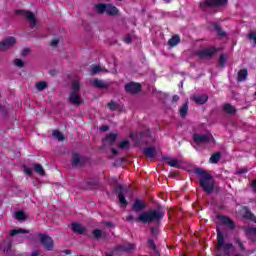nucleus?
<instances>
[{
    "label": "nucleus",
    "instance_id": "1",
    "mask_svg": "<svg viewBox=\"0 0 256 256\" xmlns=\"http://www.w3.org/2000/svg\"><path fill=\"white\" fill-rule=\"evenodd\" d=\"M195 173L200 177V186L202 187L203 191L208 194L213 193V189H215V181L213 180V176L201 168H196Z\"/></svg>",
    "mask_w": 256,
    "mask_h": 256
},
{
    "label": "nucleus",
    "instance_id": "2",
    "mask_svg": "<svg viewBox=\"0 0 256 256\" xmlns=\"http://www.w3.org/2000/svg\"><path fill=\"white\" fill-rule=\"evenodd\" d=\"M163 211L160 209L157 210H150L143 212L139 215L138 219H136V222L139 223H157V221H161L164 217Z\"/></svg>",
    "mask_w": 256,
    "mask_h": 256
},
{
    "label": "nucleus",
    "instance_id": "3",
    "mask_svg": "<svg viewBox=\"0 0 256 256\" xmlns=\"http://www.w3.org/2000/svg\"><path fill=\"white\" fill-rule=\"evenodd\" d=\"M81 90V85L79 84V80H74L72 83V91L70 92L68 99L72 105L75 107H79L83 103V99H81V95H79V91Z\"/></svg>",
    "mask_w": 256,
    "mask_h": 256
},
{
    "label": "nucleus",
    "instance_id": "4",
    "mask_svg": "<svg viewBox=\"0 0 256 256\" xmlns=\"http://www.w3.org/2000/svg\"><path fill=\"white\" fill-rule=\"evenodd\" d=\"M193 141L200 147H205V145H209V143H215V139L211 134H194Z\"/></svg>",
    "mask_w": 256,
    "mask_h": 256
},
{
    "label": "nucleus",
    "instance_id": "5",
    "mask_svg": "<svg viewBox=\"0 0 256 256\" xmlns=\"http://www.w3.org/2000/svg\"><path fill=\"white\" fill-rule=\"evenodd\" d=\"M217 238L219 251H224L225 255H229V251L233 250V244H225V238L223 237V233L221 230H219V228H217Z\"/></svg>",
    "mask_w": 256,
    "mask_h": 256
},
{
    "label": "nucleus",
    "instance_id": "6",
    "mask_svg": "<svg viewBox=\"0 0 256 256\" xmlns=\"http://www.w3.org/2000/svg\"><path fill=\"white\" fill-rule=\"evenodd\" d=\"M97 13H107V15L115 16L119 13V9L111 4H97L95 7Z\"/></svg>",
    "mask_w": 256,
    "mask_h": 256
},
{
    "label": "nucleus",
    "instance_id": "7",
    "mask_svg": "<svg viewBox=\"0 0 256 256\" xmlns=\"http://www.w3.org/2000/svg\"><path fill=\"white\" fill-rule=\"evenodd\" d=\"M229 0H201L200 7L207 9V7H225Z\"/></svg>",
    "mask_w": 256,
    "mask_h": 256
},
{
    "label": "nucleus",
    "instance_id": "8",
    "mask_svg": "<svg viewBox=\"0 0 256 256\" xmlns=\"http://www.w3.org/2000/svg\"><path fill=\"white\" fill-rule=\"evenodd\" d=\"M215 53H217V49L215 47H209L198 51L197 55L200 59H209V57H213Z\"/></svg>",
    "mask_w": 256,
    "mask_h": 256
},
{
    "label": "nucleus",
    "instance_id": "9",
    "mask_svg": "<svg viewBox=\"0 0 256 256\" xmlns=\"http://www.w3.org/2000/svg\"><path fill=\"white\" fill-rule=\"evenodd\" d=\"M40 243H42L47 251H51L53 249V238L47 234H40Z\"/></svg>",
    "mask_w": 256,
    "mask_h": 256
},
{
    "label": "nucleus",
    "instance_id": "10",
    "mask_svg": "<svg viewBox=\"0 0 256 256\" xmlns=\"http://www.w3.org/2000/svg\"><path fill=\"white\" fill-rule=\"evenodd\" d=\"M15 43H17L15 37H8L4 39L0 42V51H7V49H11Z\"/></svg>",
    "mask_w": 256,
    "mask_h": 256
},
{
    "label": "nucleus",
    "instance_id": "11",
    "mask_svg": "<svg viewBox=\"0 0 256 256\" xmlns=\"http://www.w3.org/2000/svg\"><path fill=\"white\" fill-rule=\"evenodd\" d=\"M125 91L127 93H131L132 95H135V93H139L141 91V84L130 82L125 85Z\"/></svg>",
    "mask_w": 256,
    "mask_h": 256
},
{
    "label": "nucleus",
    "instance_id": "12",
    "mask_svg": "<svg viewBox=\"0 0 256 256\" xmlns=\"http://www.w3.org/2000/svg\"><path fill=\"white\" fill-rule=\"evenodd\" d=\"M217 219L220 225H225L229 229H235V223H233V220L221 215H219Z\"/></svg>",
    "mask_w": 256,
    "mask_h": 256
},
{
    "label": "nucleus",
    "instance_id": "13",
    "mask_svg": "<svg viewBox=\"0 0 256 256\" xmlns=\"http://www.w3.org/2000/svg\"><path fill=\"white\" fill-rule=\"evenodd\" d=\"M119 137L118 134L115 133H111L108 134L104 139H103V145L104 147H110L111 145H113V143H115V141H117V138Z\"/></svg>",
    "mask_w": 256,
    "mask_h": 256
},
{
    "label": "nucleus",
    "instance_id": "14",
    "mask_svg": "<svg viewBox=\"0 0 256 256\" xmlns=\"http://www.w3.org/2000/svg\"><path fill=\"white\" fill-rule=\"evenodd\" d=\"M191 100L198 105H205V102L209 101V96H207V94L194 95L191 97Z\"/></svg>",
    "mask_w": 256,
    "mask_h": 256
},
{
    "label": "nucleus",
    "instance_id": "15",
    "mask_svg": "<svg viewBox=\"0 0 256 256\" xmlns=\"http://www.w3.org/2000/svg\"><path fill=\"white\" fill-rule=\"evenodd\" d=\"M71 229H72L73 233H77L78 235H83L85 233V231H87V228H85V226H83L77 222L72 223Z\"/></svg>",
    "mask_w": 256,
    "mask_h": 256
},
{
    "label": "nucleus",
    "instance_id": "16",
    "mask_svg": "<svg viewBox=\"0 0 256 256\" xmlns=\"http://www.w3.org/2000/svg\"><path fill=\"white\" fill-rule=\"evenodd\" d=\"M85 163V158L80 157L79 154L74 153L72 156V167H81Z\"/></svg>",
    "mask_w": 256,
    "mask_h": 256
},
{
    "label": "nucleus",
    "instance_id": "17",
    "mask_svg": "<svg viewBox=\"0 0 256 256\" xmlns=\"http://www.w3.org/2000/svg\"><path fill=\"white\" fill-rule=\"evenodd\" d=\"M127 188H123L120 186V191L118 193L119 203H121L122 207H127V199L125 193H127Z\"/></svg>",
    "mask_w": 256,
    "mask_h": 256
},
{
    "label": "nucleus",
    "instance_id": "18",
    "mask_svg": "<svg viewBox=\"0 0 256 256\" xmlns=\"http://www.w3.org/2000/svg\"><path fill=\"white\" fill-rule=\"evenodd\" d=\"M147 207V204L143 200H136L132 205V211L139 213V211H143Z\"/></svg>",
    "mask_w": 256,
    "mask_h": 256
},
{
    "label": "nucleus",
    "instance_id": "19",
    "mask_svg": "<svg viewBox=\"0 0 256 256\" xmlns=\"http://www.w3.org/2000/svg\"><path fill=\"white\" fill-rule=\"evenodd\" d=\"M91 84L93 87H96L98 89H107L109 87V84L103 80H99L97 78L91 80Z\"/></svg>",
    "mask_w": 256,
    "mask_h": 256
},
{
    "label": "nucleus",
    "instance_id": "20",
    "mask_svg": "<svg viewBox=\"0 0 256 256\" xmlns=\"http://www.w3.org/2000/svg\"><path fill=\"white\" fill-rule=\"evenodd\" d=\"M22 14L25 15L26 19H28L30 26L35 27L37 25V20L35 19V14L29 12V11H22Z\"/></svg>",
    "mask_w": 256,
    "mask_h": 256
},
{
    "label": "nucleus",
    "instance_id": "21",
    "mask_svg": "<svg viewBox=\"0 0 256 256\" xmlns=\"http://www.w3.org/2000/svg\"><path fill=\"white\" fill-rule=\"evenodd\" d=\"M245 233L251 241H256V228L255 227H246Z\"/></svg>",
    "mask_w": 256,
    "mask_h": 256
},
{
    "label": "nucleus",
    "instance_id": "22",
    "mask_svg": "<svg viewBox=\"0 0 256 256\" xmlns=\"http://www.w3.org/2000/svg\"><path fill=\"white\" fill-rule=\"evenodd\" d=\"M166 161L170 167H176L177 169L181 167V161L177 158H166Z\"/></svg>",
    "mask_w": 256,
    "mask_h": 256
},
{
    "label": "nucleus",
    "instance_id": "23",
    "mask_svg": "<svg viewBox=\"0 0 256 256\" xmlns=\"http://www.w3.org/2000/svg\"><path fill=\"white\" fill-rule=\"evenodd\" d=\"M144 155L148 157L149 159L155 158V155H157V151L153 147H147L144 149Z\"/></svg>",
    "mask_w": 256,
    "mask_h": 256
},
{
    "label": "nucleus",
    "instance_id": "24",
    "mask_svg": "<svg viewBox=\"0 0 256 256\" xmlns=\"http://www.w3.org/2000/svg\"><path fill=\"white\" fill-rule=\"evenodd\" d=\"M180 42H181V38H179V35H174V36L168 41V45H170V47H175V46L179 45Z\"/></svg>",
    "mask_w": 256,
    "mask_h": 256
},
{
    "label": "nucleus",
    "instance_id": "25",
    "mask_svg": "<svg viewBox=\"0 0 256 256\" xmlns=\"http://www.w3.org/2000/svg\"><path fill=\"white\" fill-rule=\"evenodd\" d=\"M120 249L126 253H131V251H135V244H124L120 247Z\"/></svg>",
    "mask_w": 256,
    "mask_h": 256
},
{
    "label": "nucleus",
    "instance_id": "26",
    "mask_svg": "<svg viewBox=\"0 0 256 256\" xmlns=\"http://www.w3.org/2000/svg\"><path fill=\"white\" fill-rule=\"evenodd\" d=\"M247 75H249V73L246 69L239 70L237 80L240 82L245 81V79H247Z\"/></svg>",
    "mask_w": 256,
    "mask_h": 256
},
{
    "label": "nucleus",
    "instance_id": "27",
    "mask_svg": "<svg viewBox=\"0 0 256 256\" xmlns=\"http://www.w3.org/2000/svg\"><path fill=\"white\" fill-rule=\"evenodd\" d=\"M223 109L226 113H229L230 115L235 114L237 111V109H235L234 106L231 104H225Z\"/></svg>",
    "mask_w": 256,
    "mask_h": 256
},
{
    "label": "nucleus",
    "instance_id": "28",
    "mask_svg": "<svg viewBox=\"0 0 256 256\" xmlns=\"http://www.w3.org/2000/svg\"><path fill=\"white\" fill-rule=\"evenodd\" d=\"M23 233H29V230L18 228V229H13L10 231L11 237H15V235H21Z\"/></svg>",
    "mask_w": 256,
    "mask_h": 256
},
{
    "label": "nucleus",
    "instance_id": "29",
    "mask_svg": "<svg viewBox=\"0 0 256 256\" xmlns=\"http://www.w3.org/2000/svg\"><path fill=\"white\" fill-rule=\"evenodd\" d=\"M189 111V103H184L183 106L180 108L179 113L180 117H185Z\"/></svg>",
    "mask_w": 256,
    "mask_h": 256
},
{
    "label": "nucleus",
    "instance_id": "30",
    "mask_svg": "<svg viewBox=\"0 0 256 256\" xmlns=\"http://www.w3.org/2000/svg\"><path fill=\"white\" fill-rule=\"evenodd\" d=\"M92 235L95 239H103V237H105V232H103V230L95 229L92 232Z\"/></svg>",
    "mask_w": 256,
    "mask_h": 256
},
{
    "label": "nucleus",
    "instance_id": "31",
    "mask_svg": "<svg viewBox=\"0 0 256 256\" xmlns=\"http://www.w3.org/2000/svg\"><path fill=\"white\" fill-rule=\"evenodd\" d=\"M103 71V68L99 65H93L90 70V75H97V73H101Z\"/></svg>",
    "mask_w": 256,
    "mask_h": 256
},
{
    "label": "nucleus",
    "instance_id": "32",
    "mask_svg": "<svg viewBox=\"0 0 256 256\" xmlns=\"http://www.w3.org/2000/svg\"><path fill=\"white\" fill-rule=\"evenodd\" d=\"M34 171L38 173V175H45V170L41 164H34Z\"/></svg>",
    "mask_w": 256,
    "mask_h": 256
},
{
    "label": "nucleus",
    "instance_id": "33",
    "mask_svg": "<svg viewBox=\"0 0 256 256\" xmlns=\"http://www.w3.org/2000/svg\"><path fill=\"white\" fill-rule=\"evenodd\" d=\"M53 137L57 139L58 141H64L65 137L63 136V133H61L59 130H54L52 132Z\"/></svg>",
    "mask_w": 256,
    "mask_h": 256
},
{
    "label": "nucleus",
    "instance_id": "34",
    "mask_svg": "<svg viewBox=\"0 0 256 256\" xmlns=\"http://www.w3.org/2000/svg\"><path fill=\"white\" fill-rule=\"evenodd\" d=\"M47 82L45 81H41L36 83V89L37 91H45V89H47Z\"/></svg>",
    "mask_w": 256,
    "mask_h": 256
},
{
    "label": "nucleus",
    "instance_id": "35",
    "mask_svg": "<svg viewBox=\"0 0 256 256\" xmlns=\"http://www.w3.org/2000/svg\"><path fill=\"white\" fill-rule=\"evenodd\" d=\"M221 159V153L216 152L214 155H212L209 159L210 163H219V160Z\"/></svg>",
    "mask_w": 256,
    "mask_h": 256
},
{
    "label": "nucleus",
    "instance_id": "36",
    "mask_svg": "<svg viewBox=\"0 0 256 256\" xmlns=\"http://www.w3.org/2000/svg\"><path fill=\"white\" fill-rule=\"evenodd\" d=\"M213 29H215V31L218 33V35H220V37H225V32L221 29L219 24L214 23L213 24Z\"/></svg>",
    "mask_w": 256,
    "mask_h": 256
},
{
    "label": "nucleus",
    "instance_id": "37",
    "mask_svg": "<svg viewBox=\"0 0 256 256\" xmlns=\"http://www.w3.org/2000/svg\"><path fill=\"white\" fill-rule=\"evenodd\" d=\"M25 212L23 211H18L15 213V219H17V221H25Z\"/></svg>",
    "mask_w": 256,
    "mask_h": 256
},
{
    "label": "nucleus",
    "instance_id": "38",
    "mask_svg": "<svg viewBox=\"0 0 256 256\" xmlns=\"http://www.w3.org/2000/svg\"><path fill=\"white\" fill-rule=\"evenodd\" d=\"M227 63V56L226 55H221L219 59V65L220 67H225Z\"/></svg>",
    "mask_w": 256,
    "mask_h": 256
},
{
    "label": "nucleus",
    "instance_id": "39",
    "mask_svg": "<svg viewBox=\"0 0 256 256\" xmlns=\"http://www.w3.org/2000/svg\"><path fill=\"white\" fill-rule=\"evenodd\" d=\"M119 149H129V141H122L118 145Z\"/></svg>",
    "mask_w": 256,
    "mask_h": 256
},
{
    "label": "nucleus",
    "instance_id": "40",
    "mask_svg": "<svg viewBox=\"0 0 256 256\" xmlns=\"http://www.w3.org/2000/svg\"><path fill=\"white\" fill-rule=\"evenodd\" d=\"M14 65L16 66V67H23V65H24V63H23V60H21V59H15L14 60Z\"/></svg>",
    "mask_w": 256,
    "mask_h": 256
},
{
    "label": "nucleus",
    "instance_id": "41",
    "mask_svg": "<svg viewBox=\"0 0 256 256\" xmlns=\"http://www.w3.org/2000/svg\"><path fill=\"white\" fill-rule=\"evenodd\" d=\"M148 245H149L150 249H153V251H155L157 249V246L155 245V242L152 239L148 240Z\"/></svg>",
    "mask_w": 256,
    "mask_h": 256
},
{
    "label": "nucleus",
    "instance_id": "42",
    "mask_svg": "<svg viewBox=\"0 0 256 256\" xmlns=\"http://www.w3.org/2000/svg\"><path fill=\"white\" fill-rule=\"evenodd\" d=\"M247 37L250 41H254V43L256 44V33H250Z\"/></svg>",
    "mask_w": 256,
    "mask_h": 256
},
{
    "label": "nucleus",
    "instance_id": "43",
    "mask_svg": "<svg viewBox=\"0 0 256 256\" xmlns=\"http://www.w3.org/2000/svg\"><path fill=\"white\" fill-rule=\"evenodd\" d=\"M247 168H242L236 171V175H244V173H247Z\"/></svg>",
    "mask_w": 256,
    "mask_h": 256
},
{
    "label": "nucleus",
    "instance_id": "44",
    "mask_svg": "<svg viewBox=\"0 0 256 256\" xmlns=\"http://www.w3.org/2000/svg\"><path fill=\"white\" fill-rule=\"evenodd\" d=\"M24 173H26V175H32L33 174V170L29 167H24Z\"/></svg>",
    "mask_w": 256,
    "mask_h": 256
},
{
    "label": "nucleus",
    "instance_id": "45",
    "mask_svg": "<svg viewBox=\"0 0 256 256\" xmlns=\"http://www.w3.org/2000/svg\"><path fill=\"white\" fill-rule=\"evenodd\" d=\"M51 47H55L56 45H59V39H54L50 43Z\"/></svg>",
    "mask_w": 256,
    "mask_h": 256
},
{
    "label": "nucleus",
    "instance_id": "46",
    "mask_svg": "<svg viewBox=\"0 0 256 256\" xmlns=\"http://www.w3.org/2000/svg\"><path fill=\"white\" fill-rule=\"evenodd\" d=\"M108 107L113 111L115 107H117V104H115V102H110L108 103Z\"/></svg>",
    "mask_w": 256,
    "mask_h": 256
},
{
    "label": "nucleus",
    "instance_id": "47",
    "mask_svg": "<svg viewBox=\"0 0 256 256\" xmlns=\"http://www.w3.org/2000/svg\"><path fill=\"white\" fill-rule=\"evenodd\" d=\"M252 191H256V179L251 182Z\"/></svg>",
    "mask_w": 256,
    "mask_h": 256
},
{
    "label": "nucleus",
    "instance_id": "48",
    "mask_svg": "<svg viewBox=\"0 0 256 256\" xmlns=\"http://www.w3.org/2000/svg\"><path fill=\"white\" fill-rule=\"evenodd\" d=\"M124 43H131V35H127L124 39Z\"/></svg>",
    "mask_w": 256,
    "mask_h": 256
},
{
    "label": "nucleus",
    "instance_id": "49",
    "mask_svg": "<svg viewBox=\"0 0 256 256\" xmlns=\"http://www.w3.org/2000/svg\"><path fill=\"white\" fill-rule=\"evenodd\" d=\"M126 221H129V222L135 221V218L133 217V215H129V216H127V218H126Z\"/></svg>",
    "mask_w": 256,
    "mask_h": 256
},
{
    "label": "nucleus",
    "instance_id": "50",
    "mask_svg": "<svg viewBox=\"0 0 256 256\" xmlns=\"http://www.w3.org/2000/svg\"><path fill=\"white\" fill-rule=\"evenodd\" d=\"M177 101H179V96L174 95L173 98H172V102L177 103Z\"/></svg>",
    "mask_w": 256,
    "mask_h": 256
},
{
    "label": "nucleus",
    "instance_id": "51",
    "mask_svg": "<svg viewBox=\"0 0 256 256\" xmlns=\"http://www.w3.org/2000/svg\"><path fill=\"white\" fill-rule=\"evenodd\" d=\"M28 54H29V49H24V50L22 51L23 57L27 56Z\"/></svg>",
    "mask_w": 256,
    "mask_h": 256
},
{
    "label": "nucleus",
    "instance_id": "52",
    "mask_svg": "<svg viewBox=\"0 0 256 256\" xmlns=\"http://www.w3.org/2000/svg\"><path fill=\"white\" fill-rule=\"evenodd\" d=\"M100 131H109V126L100 127Z\"/></svg>",
    "mask_w": 256,
    "mask_h": 256
},
{
    "label": "nucleus",
    "instance_id": "53",
    "mask_svg": "<svg viewBox=\"0 0 256 256\" xmlns=\"http://www.w3.org/2000/svg\"><path fill=\"white\" fill-rule=\"evenodd\" d=\"M111 151L113 155H118L119 153L115 148H112Z\"/></svg>",
    "mask_w": 256,
    "mask_h": 256
},
{
    "label": "nucleus",
    "instance_id": "54",
    "mask_svg": "<svg viewBox=\"0 0 256 256\" xmlns=\"http://www.w3.org/2000/svg\"><path fill=\"white\" fill-rule=\"evenodd\" d=\"M238 245L242 251H245V246H243V243L239 242Z\"/></svg>",
    "mask_w": 256,
    "mask_h": 256
},
{
    "label": "nucleus",
    "instance_id": "55",
    "mask_svg": "<svg viewBox=\"0 0 256 256\" xmlns=\"http://www.w3.org/2000/svg\"><path fill=\"white\" fill-rule=\"evenodd\" d=\"M251 219H252V221H254V223H256V218L254 215H252Z\"/></svg>",
    "mask_w": 256,
    "mask_h": 256
},
{
    "label": "nucleus",
    "instance_id": "56",
    "mask_svg": "<svg viewBox=\"0 0 256 256\" xmlns=\"http://www.w3.org/2000/svg\"><path fill=\"white\" fill-rule=\"evenodd\" d=\"M106 225H107L108 227H111V222H107Z\"/></svg>",
    "mask_w": 256,
    "mask_h": 256
},
{
    "label": "nucleus",
    "instance_id": "57",
    "mask_svg": "<svg viewBox=\"0 0 256 256\" xmlns=\"http://www.w3.org/2000/svg\"><path fill=\"white\" fill-rule=\"evenodd\" d=\"M164 3H169L171 0H163Z\"/></svg>",
    "mask_w": 256,
    "mask_h": 256
},
{
    "label": "nucleus",
    "instance_id": "58",
    "mask_svg": "<svg viewBox=\"0 0 256 256\" xmlns=\"http://www.w3.org/2000/svg\"><path fill=\"white\" fill-rule=\"evenodd\" d=\"M151 232H152V233H155V228H151Z\"/></svg>",
    "mask_w": 256,
    "mask_h": 256
},
{
    "label": "nucleus",
    "instance_id": "59",
    "mask_svg": "<svg viewBox=\"0 0 256 256\" xmlns=\"http://www.w3.org/2000/svg\"><path fill=\"white\" fill-rule=\"evenodd\" d=\"M66 253H69V251H66Z\"/></svg>",
    "mask_w": 256,
    "mask_h": 256
},
{
    "label": "nucleus",
    "instance_id": "60",
    "mask_svg": "<svg viewBox=\"0 0 256 256\" xmlns=\"http://www.w3.org/2000/svg\"><path fill=\"white\" fill-rule=\"evenodd\" d=\"M106 256H111V255H106Z\"/></svg>",
    "mask_w": 256,
    "mask_h": 256
}]
</instances>
